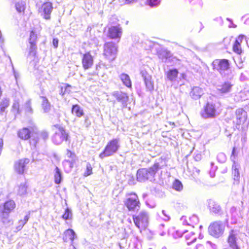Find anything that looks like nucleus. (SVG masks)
Here are the masks:
<instances>
[{"instance_id":"nucleus-20","label":"nucleus","mask_w":249,"mask_h":249,"mask_svg":"<svg viewBox=\"0 0 249 249\" xmlns=\"http://www.w3.org/2000/svg\"><path fill=\"white\" fill-rule=\"evenodd\" d=\"M236 116L238 124L244 123L247 120V112L242 108H238L236 110Z\"/></svg>"},{"instance_id":"nucleus-42","label":"nucleus","mask_w":249,"mask_h":249,"mask_svg":"<svg viewBox=\"0 0 249 249\" xmlns=\"http://www.w3.org/2000/svg\"><path fill=\"white\" fill-rule=\"evenodd\" d=\"M217 161L220 163H224L227 160V157L223 153H219L217 156Z\"/></svg>"},{"instance_id":"nucleus-44","label":"nucleus","mask_w":249,"mask_h":249,"mask_svg":"<svg viewBox=\"0 0 249 249\" xmlns=\"http://www.w3.org/2000/svg\"><path fill=\"white\" fill-rule=\"evenodd\" d=\"M146 205L150 208H154L156 207V204L154 200L152 199H148L145 200Z\"/></svg>"},{"instance_id":"nucleus-14","label":"nucleus","mask_w":249,"mask_h":249,"mask_svg":"<svg viewBox=\"0 0 249 249\" xmlns=\"http://www.w3.org/2000/svg\"><path fill=\"white\" fill-rule=\"evenodd\" d=\"M122 35V29L120 26H112L109 28L108 36L112 39H120Z\"/></svg>"},{"instance_id":"nucleus-15","label":"nucleus","mask_w":249,"mask_h":249,"mask_svg":"<svg viewBox=\"0 0 249 249\" xmlns=\"http://www.w3.org/2000/svg\"><path fill=\"white\" fill-rule=\"evenodd\" d=\"M30 162L29 159H23L19 160L15 163V170L19 174H22L25 170V166Z\"/></svg>"},{"instance_id":"nucleus-60","label":"nucleus","mask_w":249,"mask_h":249,"mask_svg":"<svg viewBox=\"0 0 249 249\" xmlns=\"http://www.w3.org/2000/svg\"><path fill=\"white\" fill-rule=\"evenodd\" d=\"M245 37L244 35H240L236 40H238L239 42H241L242 40Z\"/></svg>"},{"instance_id":"nucleus-18","label":"nucleus","mask_w":249,"mask_h":249,"mask_svg":"<svg viewBox=\"0 0 249 249\" xmlns=\"http://www.w3.org/2000/svg\"><path fill=\"white\" fill-rule=\"evenodd\" d=\"M232 85L229 81L225 82L217 86V89L222 94H226L231 91Z\"/></svg>"},{"instance_id":"nucleus-56","label":"nucleus","mask_w":249,"mask_h":249,"mask_svg":"<svg viewBox=\"0 0 249 249\" xmlns=\"http://www.w3.org/2000/svg\"><path fill=\"white\" fill-rule=\"evenodd\" d=\"M53 44L55 48L58 47V39L57 38H53Z\"/></svg>"},{"instance_id":"nucleus-58","label":"nucleus","mask_w":249,"mask_h":249,"mask_svg":"<svg viewBox=\"0 0 249 249\" xmlns=\"http://www.w3.org/2000/svg\"><path fill=\"white\" fill-rule=\"evenodd\" d=\"M85 123L87 126L90 124V122L89 121V117L88 116L85 117Z\"/></svg>"},{"instance_id":"nucleus-4","label":"nucleus","mask_w":249,"mask_h":249,"mask_svg":"<svg viewBox=\"0 0 249 249\" xmlns=\"http://www.w3.org/2000/svg\"><path fill=\"white\" fill-rule=\"evenodd\" d=\"M133 220L135 226L139 229L144 230L149 223V214L144 210L141 211L138 214L133 215Z\"/></svg>"},{"instance_id":"nucleus-1","label":"nucleus","mask_w":249,"mask_h":249,"mask_svg":"<svg viewBox=\"0 0 249 249\" xmlns=\"http://www.w3.org/2000/svg\"><path fill=\"white\" fill-rule=\"evenodd\" d=\"M159 163H155L154 164L149 168H141L137 171V179L139 182H145L149 180L152 181L157 171L160 169Z\"/></svg>"},{"instance_id":"nucleus-34","label":"nucleus","mask_w":249,"mask_h":249,"mask_svg":"<svg viewBox=\"0 0 249 249\" xmlns=\"http://www.w3.org/2000/svg\"><path fill=\"white\" fill-rule=\"evenodd\" d=\"M27 186L26 185V183H24V184H21L18 187V194L20 196H23L26 195L27 193Z\"/></svg>"},{"instance_id":"nucleus-10","label":"nucleus","mask_w":249,"mask_h":249,"mask_svg":"<svg viewBox=\"0 0 249 249\" xmlns=\"http://www.w3.org/2000/svg\"><path fill=\"white\" fill-rule=\"evenodd\" d=\"M213 69L217 71L223 76H225L226 71L230 69L229 61L227 59H215L212 63Z\"/></svg>"},{"instance_id":"nucleus-50","label":"nucleus","mask_w":249,"mask_h":249,"mask_svg":"<svg viewBox=\"0 0 249 249\" xmlns=\"http://www.w3.org/2000/svg\"><path fill=\"white\" fill-rule=\"evenodd\" d=\"M190 221L192 224H196L198 222V218L197 216L193 215L190 218Z\"/></svg>"},{"instance_id":"nucleus-29","label":"nucleus","mask_w":249,"mask_h":249,"mask_svg":"<svg viewBox=\"0 0 249 249\" xmlns=\"http://www.w3.org/2000/svg\"><path fill=\"white\" fill-rule=\"evenodd\" d=\"M54 178V182L56 184H59L61 183L62 178V174L60 169L57 167H56L55 169Z\"/></svg>"},{"instance_id":"nucleus-25","label":"nucleus","mask_w":249,"mask_h":249,"mask_svg":"<svg viewBox=\"0 0 249 249\" xmlns=\"http://www.w3.org/2000/svg\"><path fill=\"white\" fill-rule=\"evenodd\" d=\"M120 78L124 85H125L127 88H131V81L130 77L128 74L125 73H122L120 75Z\"/></svg>"},{"instance_id":"nucleus-24","label":"nucleus","mask_w":249,"mask_h":249,"mask_svg":"<svg viewBox=\"0 0 249 249\" xmlns=\"http://www.w3.org/2000/svg\"><path fill=\"white\" fill-rule=\"evenodd\" d=\"M239 168L240 165L236 163L235 161H233L232 166V173L235 180H238L240 178Z\"/></svg>"},{"instance_id":"nucleus-33","label":"nucleus","mask_w":249,"mask_h":249,"mask_svg":"<svg viewBox=\"0 0 249 249\" xmlns=\"http://www.w3.org/2000/svg\"><path fill=\"white\" fill-rule=\"evenodd\" d=\"M9 105V101L7 99H3L0 102V113L4 111L6 108Z\"/></svg>"},{"instance_id":"nucleus-9","label":"nucleus","mask_w":249,"mask_h":249,"mask_svg":"<svg viewBox=\"0 0 249 249\" xmlns=\"http://www.w3.org/2000/svg\"><path fill=\"white\" fill-rule=\"evenodd\" d=\"M225 224L221 221H215L210 224L209 233L212 236L218 238L222 235L225 230Z\"/></svg>"},{"instance_id":"nucleus-51","label":"nucleus","mask_w":249,"mask_h":249,"mask_svg":"<svg viewBox=\"0 0 249 249\" xmlns=\"http://www.w3.org/2000/svg\"><path fill=\"white\" fill-rule=\"evenodd\" d=\"M49 135L48 133L46 131H42L40 134V137L42 139H43L44 140H45L48 138Z\"/></svg>"},{"instance_id":"nucleus-38","label":"nucleus","mask_w":249,"mask_h":249,"mask_svg":"<svg viewBox=\"0 0 249 249\" xmlns=\"http://www.w3.org/2000/svg\"><path fill=\"white\" fill-rule=\"evenodd\" d=\"M71 91V86L69 85H65L61 88L60 94L64 95L65 94H69Z\"/></svg>"},{"instance_id":"nucleus-16","label":"nucleus","mask_w":249,"mask_h":249,"mask_svg":"<svg viewBox=\"0 0 249 249\" xmlns=\"http://www.w3.org/2000/svg\"><path fill=\"white\" fill-rule=\"evenodd\" d=\"M112 95L118 102L121 103L124 107L126 106V103L128 101V96L126 93L122 91H114Z\"/></svg>"},{"instance_id":"nucleus-37","label":"nucleus","mask_w":249,"mask_h":249,"mask_svg":"<svg viewBox=\"0 0 249 249\" xmlns=\"http://www.w3.org/2000/svg\"><path fill=\"white\" fill-rule=\"evenodd\" d=\"M233 50L234 52L238 54H240L242 53V50L238 40H235V43L233 46Z\"/></svg>"},{"instance_id":"nucleus-17","label":"nucleus","mask_w":249,"mask_h":249,"mask_svg":"<svg viewBox=\"0 0 249 249\" xmlns=\"http://www.w3.org/2000/svg\"><path fill=\"white\" fill-rule=\"evenodd\" d=\"M237 235V232L234 230L230 231L228 242L232 249H239L236 245Z\"/></svg>"},{"instance_id":"nucleus-28","label":"nucleus","mask_w":249,"mask_h":249,"mask_svg":"<svg viewBox=\"0 0 249 249\" xmlns=\"http://www.w3.org/2000/svg\"><path fill=\"white\" fill-rule=\"evenodd\" d=\"M178 73V71L176 69L170 70L167 72V78L171 81H175Z\"/></svg>"},{"instance_id":"nucleus-31","label":"nucleus","mask_w":249,"mask_h":249,"mask_svg":"<svg viewBox=\"0 0 249 249\" xmlns=\"http://www.w3.org/2000/svg\"><path fill=\"white\" fill-rule=\"evenodd\" d=\"M29 214L25 216L23 220H20L18 222V225L16 228L18 231H20L24 225L28 222L29 219Z\"/></svg>"},{"instance_id":"nucleus-3","label":"nucleus","mask_w":249,"mask_h":249,"mask_svg":"<svg viewBox=\"0 0 249 249\" xmlns=\"http://www.w3.org/2000/svg\"><path fill=\"white\" fill-rule=\"evenodd\" d=\"M120 141L119 138L113 139L110 141L105 147L103 152L100 154L99 157L101 159H104L105 157L113 155L120 148Z\"/></svg>"},{"instance_id":"nucleus-49","label":"nucleus","mask_w":249,"mask_h":249,"mask_svg":"<svg viewBox=\"0 0 249 249\" xmlns=\"http://www.w3.org/2000/svg\"><path fill=\"white\" fill-rule=\"evenodd\" d=\"M92 173V167L91 165L89 163H88L87 164V170L86 172L85 173V176H88L91 175Z\"/></svg>"},{"instance_id":"nucleus-39","label":"nucleus","mask_w":249,"mask_h":249,"mask_svg":"<svg viewBox=\"0 0 249 249\" xmlns=\"http://www.w3.org/2000/svg\"><path fill=\"white\" fill-rule=\"evenodd\" d=\"M36 34L34 31H31L29 39L30 44H36Z\"/></svg>"},{"instance_id":"nucleus-57","label":"nucleus","mask_w":249,"mask_h":249,"mask_svg":"<svg viewBox=\"0 0 249 249\" xmlns=\"http://www.w3.org/2000/svg\"><path fill=\"white\" fill-rule=\"evenodd\" d=\"M200 173V170L196 168H194L193 169V174L194 176H196L197 175H198Z\"/></svg>"},{"instance_id":"nucleus-46","label":"nucleus","mask_w":249,"mask_h":249,"mask_svg":"<svg viewBox=\"0 0 249 249\" xmlns=\"http://www.w3.org/2000/svg\"><path fill=\"white\" fill-rule=\"evenodd\" d=\"M12 108L15 114L19 113V104L18 101H15L13 103Z\"/></svg>"},{"instance_id":"nucleus-64","label":"nucleus","mask_w":249,"mask_h":249,"mask_svg":"<svg viewBox=\"0 0 249 249\" xmlns=\"http://www.w3.org/2000/svg\"><path fill=\"white\" fill-rule=\"evenodd\" d=\"M147 42L149 44V48H151L152 47V43L149 41H147Z\"/></svg>"},{"instance_id":"nucleus-63","label":"nucleus","mask_w":249,"mask_h":249,"mask_svg":"<svg viewBox=\"0 0 249 249\" xmlns=\"http://www.w3.org/2000/svg\"><path fill=\"white\" fill-rule=\"evenodd\" d=\"M200 26H201V28H200V30H201L204 28V26L203 25V24L201 22H200Z\"/></svg>"},{"instance_id":"nucleus-54","label":"nucleus","mask_w":249,"mask_h":249,"mask_svg":"<svg viewBox=\"0 0 249 249\" xmlns=\"http://www.w3.org/2000/svg\"><path fill=\"white\" fill-rule=\"evenodd\" d=\"M180 221L182 222V224L184 225H188L191 226V224L188 223L185 216H182L180 218Z\"/></svg>"},{"instance_id":"nucleus-7","label":"nucleus","mask_w":249,"mask_h":249,"mask_svg":"<svg viewBox=\"0 0 249 249\" xmlns=\"http://www.w3.org/2000/svg\"><path fill=\"white\" fill-rule=\"evenodd\" d=\"M15 206L14 201L9 200L5 202L3 206H0V217L3 223L7 224L10 222L8 219L9 214L15 208Z\"/></svg>"},{"instance_id":"nucleus-47","label":"nucleus","mask_w":249,"mask_h":249,"mask_svg":"<svg viewBox=\"0 0 249 249\" xmlns=\"http://www.w3.org/2000/svg\"><path fill=\"white\" fill-rule=\"evenodd\" d=\"M25 109L26 112H28L30 113H32V108L31 106V102L30 101H28L25 105Z\"/></svg>"},{"instance_id":"nucleus-55","label":"nucleus","mask_w":249,"mask_h":249,"mask_svg":"<svg viewBox=\"0 0 249 249\" xmlns=\"http://www.w3.org/2000/svg\"><path fill=\"white\" fill-rule=\"evenodd\" d=\"M227 20L230 22V24L229 25V28H235L236 27V25L233 24L231 19L229 18H227Z\"/></svg>"},{"instance_id":"nucleus-30","label":"nucleus","mask_w":249,"mask_h":249,"mask_svg":"<svg viewBox=\"0 0 249 249\" xmlns=\"http://www.w3.org/2000/svg\"><path fill=\"white\" fill-rule=\"evenodd\" d=\"M42 107L44 112L45 113L48 112L51 109L50 104L46 97H42Z\"/></svg>"},{"instance_id":"nucleus-11","label":"nucleus","mask_w":249,"mask_h":249,"mask_svg":"<svg viewBox=\"0 0 249 249\" xmlns=\"http://www.w3.org/2000/svg\"><path fill=\"white\" fill-rule=\"evenodd\" d=\"M219 114L215 105L212 103H208L204 108V113L202 114L203 118L214 117Z\"/></svg>"},{"instance_id":"nucleus-40","label":"nucleus","mask_w":249,"mask_h":249,"mask_svg":"<svg viewBox=\"0 0 249 249\" xmlns=\"http://www.w3.org/2000/svg\"><path fill=\"white\" fill-rule=\"evenodd\" d=\"M36 44H30L29 56L34 57L36 54Z\"/></svg>"},{"instance_id":"nucleus-27","label":"nucleus","mask_w":249,"mask_h":249,"mask_svg":"<svg viewBox=\"0 0 249 249\" xmlns=\"http://www.w3.org/2000/svg\"><path fill=\"white\" fill-rule=\"evenodd\" d=\"M71 112L78 117H80L84 114L83 109L77 105H75L72 106Z\"/></svg>"},{"instance_id":"nucleus-43","label":"nucleus","mask_w":249,"mask_h":249,"mask_svg":"<svg viewBox=\"0 0 249 249\" xmlns=\"http://www.w3.org/2000/svg\"><path fill=\"white\" fill-rule=\"evenodd\" d=\"M72 217V213L71 211L69 209L67 208L65 210L64 213L62 215V218L65 220L70 219Z\"/></svg>"},{"instance_id":"nucleus-59","label":"nucleus","mask_w":249,"mask_h":249,"mask_svg":"<svg viewBox=\"0 0 249 249\" xmlns=\"http://www.w3.org/2000/svg\"><path fill=\"white\" fill-rule=\"evenodd\" d=\"M137 0H125L124 4H129L134 3Z\"/></svg>"},{"instance_id":"nucleus-13","label":"nucleus","mask_w":249,"mask_h":249,"mask_svg":"<svg viewBox=\"0 0 249 249\" xmlns=\"http://www.w3.org/2000/svg\"><path fill=\"white\" fill-rule=\"evenodd\" d=\"M52 4L50 2L44 3L39 9V12L46 19H50V15L53 10Z\"/></svg>"},{"instance_id":"nucleus-32","label":"nucleus","mask_w":249,"mask_h":249,"mask_svg":"<svg viewBox=\"0 0 249 249\" xmlns=\"http://www.w3.org/2000/svg\"><path fill=\"white\" fill-rule=\"evenodd\" d=\"M185 238L188 245L194 243L196 240V237L195 236L194 232H191L190 233L186 234Z\"/></svg>"},{"instance_id":"nucleus-36","label":"nucleus","mask_w":249,"mask_h":249,"mask_svg":"<svg viewBox=\"0 0 249 249\" xmlns=\"http://www.w3.org/2000/svg\"><path fill=\"white\" fill-rule=\"evenodd\" d=\"M16 10L18 13L24 12L25 9V4L24 2L20 1L18 2L15 5Z\"/></svg>"},{"instance_id":"nucleus-26","label":"nucleus","mask_w":249,"mask_h":249,"mask_svg":"<svg viewBox=\"0 0 249 249\" xmlns=\"http://www.w3.org/2000/svg\"><path fill=\"white\" fill-rule=\"evenodd\" d=\"M159 57L163 61H165L171 56L170 52L166 50H162L158 53Z\"/></svg>"},{"instance_id":"nucleus-52","label":"nucleus","mask_w":249,"mask_h":249,"mask_svg":"<svg viewBox=\"0 0 249 249\" xmlns=\"http://www.w3.org/2000/svg\"><path fill=\"white\" fill-rule=\"evenodd\" d=\"M162 213L163 215V217L162 218L163 219L166 221H167L168 220H170V217L169 216V215L164 210H162Z\"/></svg>"},{"instance_id":"nucleus-35","label":"nucleus","mask_w":249,"mask_h":249,"mask_svg":"<svg viewBox=\"0 0 249 249\" xmlns=\"http://www.w3.org/2000/svg\"><path fill=\"white\" fill-rule=\"evenodd\" d=\"M173 188L177 191L180 192L183 189V185L179 180L176 179L173 184Z\"/></svg>"},{"instance_id":"nucleus-5","label":"nucleus","mask_w":249,"mask_h":249,"mask_svg":"<svg viewBox=\"0 0 249 249\" xmlns=\"http://www.w3.org/2000/svg\"><path fill=\"white\" fill-rule=\"evenodd\" d=\"M124 203L129 211H137L140 208L141 204L139 198L135 193L127 194Z\"/></svg>"},{"instance_id":"nucleus-21","label":"nucleus","mask_w":249,"mask_h":249,"mask_svg":"<svg viewBox=\"0 0 249 249\" xmlns=\"http://www.w3.org/2000/svg\"><path fill=\"white\" fill-rule=\"evenodd\" d=\"M203 94V89L198 87H194L190 93L191 96L195 100L199 99Z\"/></svg>"},{"instance_id":"nucleus-48","label":"nucleus","mask_w":249,"mask_h":249,"mask_svg":"<svg viewBox=\"0 0 249 249\" xmlns=\"http://www.w3.org/2000/svg\"><path fill=\"white\" fill-rule=\"evenodd\" d=\"M67 156L71 158V160H74V161H76L77 159L75 154L74 153H72L69 150H67Z\"/></svg>"},{"instance_id":"nucleus-22","label":"nucleus","mask_w":249,"mask_h":249,"mask_svg":"<svg viewBox=\"0 0 249 249\" xmlns=\"http://www.w3.org/2000/svg\"><path fill=\"white\" fill-rule=\"evenodd\" d=\"M208 205L210 211L214 213H220L221 211L220 206L213 200H209Z\"/></svg>"},{"instance_id":"nucleus-19","label":"nucleus","mask_w":249,"mask_h":249,"mask_svg":"<svg viewBox=\"0 0 249 249\" xmlns=\"http://www.w3.org/2000/svg\"><path fill=\"white\" fill-rule=\"evenodd\" d=\"M93 58L89 53L84 54L82 58V65L85 70L90 68L93 65Z\"/></svg>"},{"instance_id":"nucleus-23","label":"nucleus","mask_w":249,"mask_h":249,"mask_svg":"<svg viewBox=\"0 0 249 249\" xmlns=\"http://www.w3.org/2000/svg\"><path fill=\"white\" fill-rule=\"evenodd\" d=\"M76 237V235L74 231L71 229H68L66 230L64 232L63 240L65 242H67L69 240H70L71 242H73Z\"/></svg>"},{"instance_id":"nucleus-62","label":"nucleus","mask_w":249,"mask_h":249,"mask_svg":"<svg viewBox=\"0 0 249 249\" xmlns=\"http://www.w3.org/2000/svg\"><path fill=\"white\" fill-rule=\"evenodd\" d=\"M235 151V148L234 147L232 151V156L234 155Z\"/></svg>"},{"instance_id":"nucleus-53","label":"nucleus","mask_w":249,"mask_h":249,"mask_svg":"<svg viewBox=\"0 0 249 249\" xmlns=\"http://www.w3.org/2000/svg\"><path fill=\"white\" fill-rule=\"evenodd\" d=\"M214 20L218 23L219 25L222 26L223 24V20L221 17H217L214 19Z\"/></svg>"},{"instance_id":"nucleus-6","label":"nucleus","mask_w":249,"mask_h":249,"mask_svg":"<svg viewBox=\"0 0 249 249\" xmlns=\"http://www.w3.org/2000/svg\"><path fill=\"white\" fill-rule=\"evenodd\" d=\"M117 51V46L113 42H108L104 44L103 54L109 61L115 60Z\"/></svg>"},{"instance_id":"nucleus-2","label":"nucleus","mask_w":249,"mask_h":249,"mask_svg":"<svg viewBox=\"0 0 249 249\" xmlns=\"http://www.w3.org/2000/svg\"><path fill=\"white\" fill-rule=\"evenodd\" d=\"M37 132V130L36 125L34 124H32L29 128L25 127L20 129L18 132V135L23 140H27L31 138L30 144L35 147L38 141Z\"/></svg>"},{"instance_id":"nucleus-8","label":"nucleus","mask_w":249,"mask_h":249,"mask_svg":"<svg viewBox=\"0 0 249 249\" xmlns=\"http://www.w3.org/2000/svg\"><path fill=\"white\" fill-rule=\"evenodd\" d=\"M54 126L57 128V130L52 137L53 142L54 144L58 145L64 141H68L69 136L66 130L58 124L55 125Z\"/></svg>"},{"instance_id":"nucleus-45","label":"nucleus","mask_w":249,"mask_h":249,"mask_svg":"<svg viewBox=\"0 0 249 249\" xmlns=\"http://www.w3.org/2000/svg\"><path fill=\"white\" fill-rule=\"evenodd\" d=\"M146 2L151 7L158 6L160 3V0H147Z\"/></svg>"},{"instance_id":"nucleus-12","label":"nucleus","mask_w":249,"mask_h":249,"mask_svg":"<svg viewBox=\"0 0 249 249\" xmlns=\"http://www.w3.org/2000/svg\"><path fill=\"white\" fill-rule=\"evenodd\" d=\"M141 74L143 78L146 90L152 92L154 90V82L152 80V76L146 71L142 70Z\"/></svg>"},{"instance_id":"nucleus-61","label":"nucleus","mask_w":249,"mask_h":249,"mask_svg":"<svg viewBox=\"0 0 249 249\" xmlns=\"http://www.w3.org/2000/svg\"><path fill=\"white\" fill-rule=\"evenodd\" d=\"M200 157H201V155H197L196 157H195V160H200Z\"/></svg>"},{"instance_id":"nucleus-41","label":"nucleus","mask_w":249,"mask_h":249,"mask_svg":"<svg viewBox=\"0 0 249 249\" xmlns=\"http://www.w3.org/2000/svg\"><path fill=\"white\" fill-rule=\"evenodd\" d=\"M75 161L74 160H65L63 163V165L65 167L68 166L69 167L68 170H70L73 166L74 163Z\"/></svg>"}]
</instances>
